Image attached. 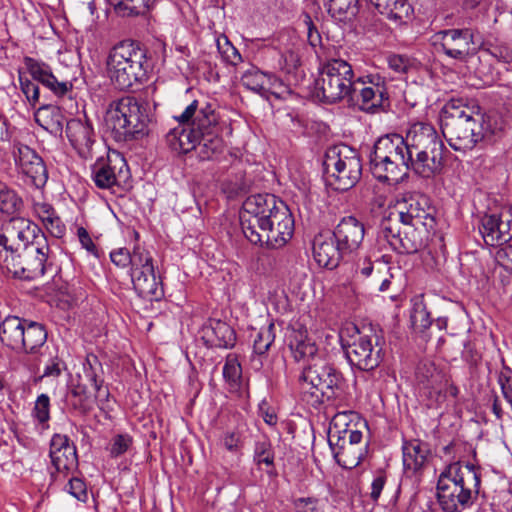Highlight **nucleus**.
Segmentation results:
<instances>
[{"label": "nucleus", "mask_w": 512, "mask_h": 512, "mask_svg": "<svg viewBox=\"0 0 512 512\" xmlns=\"http://www.w3.org/2000/svg\"><path fill=\"white\" fill-rule=\"evenodd\" d=\"M241 83L247 89L260 95L271 93L279 96L288 90L284 81L274 73L262 71L254 65H250L243 72Z\"/></svg>", "instance_id": "nucleus-27"}, {"label": "nucleus", "mask_w": 512, "mask_h": 512, "mask_svg": "<svg viewBox=\"0 0 512 512\" xmlns=\"http://www.w3.org/2000/svg\"><path fill=\"white\" fill-rule=\"evenodd\" d=\"M49 456L58 474L68 476L78 472V456L75 444L67 435L54 434L50 441Z\"/></svg>", "instance_id": "nucleus-26"}, {"label": "nucleus", "mask_w": 512, "mask_h": 512, "mask_svg": "<svg viewBox=\"0 0 512 512\" xmlns=\"http://www.w3.org/2000/svg\"><path fill=\"white\" fill-rule=\"evenodd\" d=\"M33 414L40 423H46L50 419V399L48 395L41 394L38 396Z\"/></svg>", "instance_id": "nucleus-58"}, {"label": "nucleus", "mask_w": 512, "mask_h": 512, "mask_svg": "<svg viewBox=\"0 0 512 512\" xmlns=\"http://www.w3.org/2000/svg\"><path fill=\"white\" fill-rule=\"evenodd\" d=\"M137 294L148 301H159L164 297L161 282L157 279L154 268L152 271H139L130 275Z\"/></svg>", "instance_id": "nucleus-35"}, {"label": "nucleus", "mask_w": 512, "mask_h": 512, "mask_svg": "<svg viewBox=\"0 0 512 512\" xmlns=\"http://www.w3.org/2000/svg\"><path fill=\"white\" fill-rule=\"evenodd\" d=\"M130 266V275L139 271H152L154 268L153 258L147 250L137 245L131 253Z\"/></svg>", "instance_id": "nucleus-48"}, {"label": "nucleus", "mask_w": 512, "mask_h": 512, "mask_svg": "<svg viewBox=\"0 0 512 512\" xmlns=\"http://www.w3.org/2000/svg\"><path fill=\"white\" fill-rule=\"evenodd\" d=\"M39 235L45 233L36 223L24 217H11L3 224L0 233V262L4 255L17 253L36 241Z\"/></svg>", "instance_id": "nucleus-17"}, {"label": "nucleus", "mask_w": 512, "mask_h": 512, "mask_svg": "<svg viewBox=\"0 0 512 512\" xmlns=\"http://www.w3.org/2000/svg\"><path fill=\"white\" fill-rule=\"evenodd\" d=\"M253 460L259 468L262 464L269 467L270 469L267 470V473H272L274 470V450L271 442L268 439L256 441L254 446Z\"/></svg>", "instance_id": "nucleus-45"}, {"label": "nucleus", "mask_w": 512, "mask_h": 512, "mask_svg": "<svg viewBox=\"0 0 512 512\" xmlns=\"http://www.w3.org/2000/svg\"><path fill=\"white\" fill-rule=\"evenodd\" d=\"M412 302L413 307L410 315L412 327L415 331L423 333L432 324L430 313L427 310L422 296L413 298Z\"/></svg>", "instance_id": "nucleus-43"}, {"label": "nucleus", "mask_w": 512, "mask_h": 512, "mask_svg": "<svg viewBox=\"0 0 512 512\" xmlns=\"http://www.w3.org/2000/svg\"><path fill=\"white\" fill-rule=\"evenodd\" d=\"M280 201L272 194H256L246 198L240 212V224L248 240L251 230H257Z\"/></svg>", "instance_id": "nucleus-21"}, {"label": "nucleus", "mask_w": 512, "mask_h": 512, "mask_svg": "<svg viewBox=\"0 0 512 512\" xmlns=\"http://www.w3.org/2000/svg\"><path fill=\"white\" fill-rule=\"evenodd\" d=\"M484 124V115L461 99H451L442 109V133L455 151L472 150L481 142L487 133Z\"/></svg>", "instance_id": "nucleus-2"}, {"label": "nucleus", "mask_w": 512, "mask_h": 512, "mask_svg": "<svg viewBox=\"0 0 512 512\" xmlns=\"http://www.w3.org/2000/svg\"><path fill=\"white\" fill-rule=\"evenodd\" d=\"M23 207V200L6 183L0 181V217H14Z\"/></svg>", "instance_id": "nucleus-41"}, {"label": "nucleus", "mask_w": 512, "mask_h": 512, "mask_svg": "<svg viewBox=\"0 0 512 512\" xmlns=\"http://www.w3.org/2000/svg\"><path fill=\"white\" fill-rule=\"evenodd\" d=\"M336 243L347 255L352 254L360 247L364 235V224L354 216L343 217L333 230Z\"/></svg>", "instance_id": "nucleus-30"}, {"label": "nucleus", "mask_w": 512, "mask_h": 512, "mask_svg": "<svg viewBox=\"0 0 512 512\" xmlns=\"http://www.w3.org/2000/svg\"><path fill=\"white\" fill-rule=\"evenodd\" d=\"M275 325L270 322L268 325L261 327L253 336V352L256 355H265L275 341Z\"/></svg>", "instance_id": "nucleus-44"}, {"label": "nucleus", "mask_w": 512, "mask_h": 512, "mask_svg": "<svg viewBox=\"0 0 512 512\" xmlns=\"http://www.w3.org/2000/svg\"><path fill=\"white\" fill-rule=\"evenodd\" d=\"M103 375L104 370L99 358L95 354L89 353L82 364V372L77 373L73 380L87 388L90 385L94 390L95 400L107 401L110 393L103 386Z\"/></svg>", "instance_id": "nucleus-29"}, {"label": "nucleus", "mask_w": 512, "mask_h": 512, "mask_svg": "<svg viewBox=\"0 0 512 512\" xmlns=\"http://www.w3.org/2000/svg\"><path fill=\"white\" fill-rule=\"evenodd\" d=\"M330 449L336 462L344 469L357 467L366 455V446H358L345 442V434L328 439Z\"/></svg>", "instance_id": "nucleus-34"}, {"label": "nucleus", "mask_w": 512, "mask_h": 512, "mask_svg": "<svg viewBox=\"0 0 512 512\" xmlns=\"http://www.w3.org/2000/svg\"><path fill=\"white\" fill-rule=\"evenodd\" d=\"M479 231L486 245L497 246L512 238V209L503 208L499 213L485 214Z\"/></svg>", "instance_id": "nucleus-23"}, {"label": "nucleus", "mask_w": 512, "mask_h": 512, "mask_svg": "<svg viewBox=\"0 0 512 512\" xmlns=\"http://www.w3.org/2000/svg\"><path fill=\"white\" fill-rule=\"evenodd\" d=\"M250 184V180L244 177H236L235 180H225L222 183V190L228 198H235L246 194L250 189Z\"/></svg>", "instance_id": "nucleus-51"}, {"label": "nucleus", "mask_w": 512, "mask_h": 512, "mask_svg": "<svg viewBox=\"0 0 512 512\" xmlns=\"http://www.w3.org/2000/svg\"><path fill=\"white\" fill-rule=\"evenodd\" d=\"M133 444V438L131 435L117 434L111 439L109 453L112 458H118L119 456L126 453Z\"/></svg>", "instance_id": "nucleus-52"}, {"label": "nucleus", "mask_w": 512, "mask_h": 512, "mask_svg": "<svg viewBox=\"0 0 512 512\" xmlns=\"http://www.w3.org/2000/svg\"><path fill=\"white\" fill-rule=\"evenodd\" d=\"M388 66L396 73H406L410 67L409 59L406 56L392 54L387 58Z\"/></svg>", "instance_id": "nucleus-64"}, {"label": "nucleus", "mask_w": 512, "mask_h": 512, "mask_svg": "<svg viewBox=\"0 0 512 512\" xmlns=\"http://www.w3.org/2000/svg\"><path fill=\"white\" fill-rule=\"evenodd\" d=\"M77 237L82 246L89 254L99 258V251L95 243L93 242L90 234L84 227L77 228Z\"/></svg>", "instance_id": "nucleus-62"}, {"label": "nucleus", "mask_w": 512, "mask_h": 512, "mask_svg": "<svg viewBox=\"0 0 512 512\" xmlns=\"http://www.w3.org/2000/svg\"><path fill=\"white\" fill-rule=\"evenodd\" d=\"M35 122L53 135H61L65 117L58 106L45 104L34 113Z\"/></svg>", "instance_id": "nucleus-37"}, {"label": "nucleus", "mask_w": 512, "mask_h": 512, "mask_svg": "<svg viewBox=\"0 0 512 512\" xmlns=\"http://www.w3.org/2000/svg\"><path fill=\"white\" fill-rule=\"evenodd\" d=\"M319 500L315 497H300L293 501L295 512H320Z\"/></svg>", "instance_id": "nucleus-63"}, {"label": "nucleus", "mask_w": 512, "mask_h": 512, "mask_svg": "<svg viewBox=\"0 0 512 512\" xmlns=\"http://www.w3.org/2000/svg\"><path fill=\"white\" fill-rule=\"evenodd\" d=\"M294 233V218L288 206L280 201L257 230H251L250 242L277 249L284 246Z\"/></svg>", "instance_id": "nucleus-14"}, {"label": "nucleus", "mask_w": 512, "mask_h": 512, "mask_svg": "<svg viewBox=\"0 0 512 512\" xmlns=\"http://www.w3.org/2000/svg\"><path fill=\"white\" fill-rule=\"evenodd\" d=\"M196 113V129L200 132L194 151L201 161L211 160L224 150L216 105L206 100H193L179 116L174 118L177 122L188 123Z\"/></svg>", "instance_id": "nucleus-6"}, {"label": "nucleus", "mask_w": 512, "mask_h": 512, "mask_svg": "<svg viewBox=\"0 0 512 512\" xmlns=\"http://www.w3.org/2000/svg\"><path fill=\"white\" fill-rule=\"evenodd\" d=\"M105 122L117 142L142 138L151 122L148 105L132 96L122 97L110 104Z\"/></svg>", "instance_id": "nucleus-8"}, {"label": "nucleus", "mask_w": 512, "mask_h": 512, "mask_svg": "<svg viewBox=\"0 0 512 512\" xmlns=\"http://www.w3.org/2000/svg\"><path fill=\"white\" fill-rule=\"evenodd\" d=\"M395 210L401 224H412L417 227H435L434 209L429 198L421 193H405L396 199Z\"/></svg>", "instance_id": "nucleus-20"}, {"label": "nucleus", "mask_w": 512, "mask_h": 512, "mask_svg": "<svg viewBox=\"0 0 512 512\" xmlns=\"http://www.w3.org/2000/svg\"><path fill=\"white\" fill-rule=\"evenodd\" d=\"M66 136L71 146L83 159H91L94 156L96 144L92 123L87 119H70L66 122Z\"/></svg>", "instance_id": "nucleus-28"}, {"label": "nucleus", "mask_w": 512, "mask_h": 512, "mask_svg": "<svg viewBox=\"0 0 512 512\" xmlns=\"http://www.w3.org/2000/svg\"><path fill=\"white\" fill-rule=\"evenodd\" d=\"M434 45L449 58L460 62H467L473 55V34L469 29H446L437 32Z\"/></svg>", "instance_id": "nucleus-22"}, {"label": "nucleus", "mask_w": 512, "mask_h": 512, "mask_svg": "<svg viewBox=\"0 0 512 512\" xmlns=\"http://www.w3.org/2000/svg\"><path fill=\"white\" fill-rule=\"evenodd\" d=\"M313 256L319 266L334 269L341 260L348 256L344 250L336 243L332 235L319 234L313 241Z\"/></svg>", "instance_id": "nucleus-32"}, {"label": "nucleus", "mask_w": 512, "mask_h": 512, "mask_svg": "<svg viewBox=\"0 0 512 512\" xmlns=\"http://www.w3.org/2000/svg\"><path fill=\"white\" fill-rule=\"evenodd\" d=\"M488 53L503 63H512V47L505 42L489 43Z\"/></svg>", "instance_id": "nucleus-53"}, {"label": "nucleus", "mask_w": 512, "mask_h": 512, "mask_svg": "<svg viewBox=\"0 0 512 512\" xmlns=\"http://www.w3.org/2000/svg\"><path fill=\"white\" fill-rule=\"evenodd\" d=\"M218 52L220 53L223 61L229 65L237 66L243 61L242 56L238 49L233 46L227 36L221 35L216 40Z\"/></svg>", "instance_id": "nucleus-47"}, {"label": "nucleus", "mask_w": 512, "mask_h": 512, "mask_svg": "<svg viewBox=\"0 0 512 512\" xmlns=\"http://www.w3.org/2000/svg\"><path fill=\"white\" fill-rule=\"evenodd\" d=\"M352 66L343 59L327 57L319 68L315 82L317 97L328 104L349 98L354 85Z\"/></svg>", "instance_id": "nucleus-12"}, {"label": "nucleus", "mask_w": 512, "mask_h": 512, "mask_svg": "<svg viewBox=\"0 0 512 512\" xmlns=\"http://www.w3.org/2000/svg\"><path fill=\"white\" fill-rule=\"evenodd\" d=\"M15 163L33 186L43 188L49 178L47 167L40 155L25 144L17 145L14 152Z\"/></svg>", "instance_id": "nucleus-25"}, {"label": "nucleus", "mask_w": 512, "mask_h": 512, "mask_svg": "<svg viewBox=\"0 0 512 512\" xmlns=\"http://www.w3.org/2000/svg\"><path fill=\"white\" fill-rule=\"evenodd\" d=\"M404 141L416 162L417 175L431 178L442 171L446 148L432 124L413 123L407 130Z\"/></svg>", "instance_id": "nucleus-5"}, {"label": "nucleus", "mask_w": 512, "mask_h": 512, "mask_svg": "<svg viewBox=\"0 0 512 512\" xmlns=\"http://www.w3.org/2000/svg\"><path fill=\"white\" fill-rule=\"evenodd\" d=\"M25 63L33 80L22 78L21 76L19 79L21 91L31 105L34 106L39 101L38 83H41L58 97L64 96L72 89V82L69 80H59L52 73V69L48 64L32 58H26Z\"/></svg>", "instance_id": "nucleus-16"}, {"label": "nucleus", "mask_w": 512, "mask_h": 512, "mask_svg": "<svg viewBox=\"0 0 512 512\" xmlns=\"http://www.w3.org/2000/svg\"><path fill=\"white\" fill-rule=\"evenodd\" d=\"M328 13L337 21L351 22L359 13V0H327Z\"/></svg>", "instance_id": "nucleus-42"}, {"label": "nucleus", "mask_w": 512, "mask_h": 512, "mask_svg": "<svg viewBox=\"0 0 512 512\" xmlns=\"http://www.w3.org/2000/svg\"><path fill=\"white\" fill-rule=\"evenodd\" d=\"M323 168L327 184L336 191L353 188L362 175V162L358 152L344 144L327 149Z\"/></svg>", "instance_id": "nucleus-11"}, {"label": "nucleus", "mask_w": 512, "mask_h": 512, "mask_svg": "<svg viewBox=\"0 0 512 512\" xmlns=\"http://www.w3.org/2000/svg\"><path fill=\"white\" fill-rule=\"evenodd\" d=\"M201 339L207 347L230 349L236 344V332L225 321L209 319L202 327Z\"/></svg>", "instance_id": "nucleus-31"}, {"label": "nucleus", "mask_w": 512, "mask_h": 512, "mask_svg": "<svg viewBox=\"0 0 512 512\" xmlns=\"http://www.w3.org/2000/svg\"><path fill=\"white\" fill-rule=\"evenodd\" d=\"M47 352H44L43 356L35 355L34 360L29 365L30 371L35 372L39 369L38 361H41L43 357H47L43 373L40 375V379L42 378H58L62 371L66 368V364L61 357H59L57 351L50 350L47 346Z\"/></svg>", "instance_id": "nucleus-40"}, {"label": "nucleus", "mask_w": 512, "mask_h": 512, "mask_svg": "<svg viewBox=\"0 0 512 512\" xmlns=\"http://www.w3.org/2000/svg\"><path fill=\"white\" fill-rule=\"evenodd\" d=\"M498 384L500 385L501 392L505 400L510 404L512 409V369L506 365L498 375Z\"/></svg>", "instance_id": "nucleus-54"}, {"label": "nucleus", "mask_w": 512, "mask_h": 512, "mask_svg": "<svg viewBox=\"0 0 512 512\" xmlns=\"http://www.w3.org/2000/svg\"><path fill=\"white\" fill-rule=\"evenodd\" d=\"M298 379L302 401L313 408L333 401L343 383L341 372L322 357L305 365Z\"/></svg>", "instance_id": "nucleus-7"}, {"label": "nucleus", "mask_w": 512, "mask_h": 512, "mask_svg": "<svg viewBox=\"0 0 512 512\" xmlns=\"http://www.w3.org/2000/svg\"><path fill=\"white\" fill-rule=\"evenodd\" d=\"M66 402L74 412L84 416L92 411L94 401L87 387L72 380L66 395Z\"/></svg>", "instance_id": "nucleus-38"}, {"label": "nucleus", "mask_w": 512, "mask_h": 512, "mask_svg": "<svg viewBox=\"0 0 512 512\" xmlns=\"http://www.w3.org/2000/svg\"><path fill=\"white\" fill-rule=\"evenodd\" d=\"M67 491L79 501L85 502L88 499L87 485L81 477L72 476L67 484Z\"/></svg>", "instance_id": "nucleus-55"}, {"label": "nucleus", "mask_w": 512, "mask_h": 512, "mask_svg": "<svg viewBox=\"0 0 512 512\" xmlns=\"http://www.w3.org/2000/svg\"><path fill=\"white\" fill-rule=\"evenodd\" d=\"M223 377L231 387L239 386L242 377V367L236 354L230 353L226 356Z\"/></svg>", "instance_id": "nucleus-49"}, {"label": "nucleus", "mask_w": 512, "mask_h": 512, "mask_svg": "<svg viewBox=\"0 0 512 512\" xmlns=\"http://www.w3.org/2000/svg\"><path fill=\"white\" fill-rule=\"evenodd\" d=\"M1 265L23 280H36L57 271L56 255L46 235H39L36 241L15 254L4 255Z\"/></svg>", "instance_id": "nucleus-9"}, {"label": "nucleus", "mask_w": 512, "mask_h": 512, "mask_svg": "<svg viewBox=\"0 0 512 512\" xmlns=\"http://www.w3.org/2000/svg\"><path fill=\"white\" fill-rule=\"evenodd\" d=\"M91 177L97 188L111 189L129 178V167L119 152L108 151L91 166Z\"/></svg>", "instance_id": "nucleus-19"}, {"label": "nucleus", "mask_w": 512, "mask_h": 512, "mask_svg": "<svg viewBox=\"0 0 512 512\" xmlns=\"http://www.w3.org/2000/svg\"><path fill=\"white\" fill-rule=\"evenodd\" d=\"M496 263L512 274V245L499 248L495 254Z\"/></svg>", "instance_id": "nucleus-61"}, {"label": "nucleus", "mask_w": 512, "mask_h": 512, "mask_svg": "<svg viewBox=\"0 0 512 512\" xmlns=\"http://www.w3.org/2000/svg\"><path fill=\"white\" fill-rule=\"evenodd\" d=\"M434 227L402 224L401 228L393 225L391 220L381 224L378 239L385 240L393 251L399 254L417 253L426 247L430 232Z\"/></svg>", "instance_id": "nucleus-15"}, {"label": "nucleus", "mask_w": 512, "mask_h": 512, "mask_svg": "<svg viewBox=\"0 0 512 512\" xmlns=\"http://www.w3.org/2000/svg\"><path fill=\"white\" fill-rule=\"evenodd\" d=\"M274 54H278L276 50H272ZM279 67L286 73H292L300 64L299 54L292 50H287L284 53H279Z\"/></svg>", "instance_id": "nucleus-56"}, {"label": "nucleus", "mask_w": 512, "mask_h": 512, "mask_svg": "<svg viewBox=\"0 0 512 512\" xmlns=\"http://www.w3.org/2000/svg\"><path fill=\"white\" fill-rule=\"evenodd\" d=\"M352 412H339L331 420L328 429V439L341 434L345 428H349L348 420Z\"/></svg>", "instance_id": "nucleus-57"}, {"label": "nucleus", "mask_w": 512, "mask_h": 512, "mask_svg": "<svg viewBox=\"0 0 512 512\" xmlns=\"http://www.w3.org/2000/svg\"><path fill=\"white\" fill-rule=\"evenodd\" d=\"M424 393L429 399L428 407H438L446 400V392L442 385L432 384L429 388H424Z\"/></svg>", "instance_id": "nucleus-59"}, {"label": "nucleus", "mask_w": 512, "mask_h": 512, "mask_svg": "<svg viewBox=\"0 0 512 512\" xmlns=\"http://www.w3.org/2000/svg\"><path fill=\"white\" fill-rule=\"evenodd\" d=\"M45 229L50 233L54 238H62L65 235L66 227L62 222L60 217L56 214L50 216L47 220L42 222Z\"/></svg>", "instance_id": "nucleus-60"}, {"label": "nucleus", "mask_w": 512, "mask_h": 512, "mask_svg": "<svg viewBox=\"0 0 512 512\" xmlns=\"http://www.w3.org/2000/svg\"><path fill=\"white\" fill-rule=\"evenodd\" d=\"M196 117L197 113L188 123L178 122L179 125L166 134V143L172 151L178 154H186L194 150L199 140L198 133L200 132L196 129Z\"/></svg>", "instance_id": "nucleus-33"}, {"label": "nucleus", "mask_w": 512, "mask_h": 512, "mask_svg": "<svg viewBox=\"0 0 512 512\" xmlns=\"http://www.w3.org/2000/svg\"><path fill=\"white\" fill-rule=\"evenodd\" d=\"M348 99L354 101L360 110L368 113H376L389 106L385 83L377 75H367L354 80Z\"/></svg>", "instance_id": "nucleus-18"}, {"label": "nucleus", "mask_w": 512, "mask_h": 512, "mask_svg": "<svg viewBox=\"0 0 512 512\" xmlns=\"http://www.w3.org/2000/svg\"><path fill=\"white\" fill-rule=\"evenodd\" d=\"M372 175L380 182L395 185L400 183L408 172H415L416 162L404 141L397 133L381 136L374 143L369 154Z\"/></svg>", "instance_id": "nucleus-3"}, {"label": "nucleus", "mask_w": 512, "mask_h": 512, "mask_svg": "<svg viewBox=\"0 0 512 512\" xmlns=\"http://www.w3.org/2000/svg\"><path fill=\"white\" fill-rule=\"evenodd\" d=\"M46 327L39 322L18 316H7L0 323V341L16 353H24V361L29 356L44 355L42 351L47 341Z\"/></svg>", "instance_id": "nucleus-10"}, {"label": "nucleus", "mask_w": 512, "mask_h": 512, "mask_svg": "<svg viewBox=\"0 0 512 512\" xmlns=\"http://www.w3.org/2000/svg\"><path fill=\"white\" fill-rule=\"evenodd\" d=\"M155 0H110L115 9L123 15L145 14L153 5Z\"/></svg>", "instance_id": "nucleus-46"}, {"label": "nucleus", "mask_w": 512, "mask_h": 512, "mask_svg": "<svg viewBox=\"0 0 512 512\" xmlns=\"http://www.w3.org/2000/svg\"><path fill=\"white\" fill-rule=\"evenodd\" d=\"M403 466L406 471H420L430 454L428 443L419 439L405 440L402 445Z\"/></svg>", "instance_id": "nucleus-36"}, {"label": "nucleus", "mask_w": 512, "mask_h": 512, "mask_svg": "<svg viewBox=\"0 0 512 512\" xmlns=\"http://www.w3.org/2000/svg\"><path fill=\"white\" fill-rule=\"evenodd\" d=\"M416 379L424 388H429L430 385L437 382V369L431 361H422L416 368Z\"/></svg>", "instance_id": "nucleus-50"}, {"label": "nucleus", "mask_w": 512, "mask_h": 512, "mask_svg": "<svg viewBox=\"0 0 512 512\" xmlns=\"http://www.w3.org/2000/svg\"><path fill=\"white\" fill-rule=\"evenodd\" d=\"M480 486L481 473L473 464L451 463L438 477L437 503L442 512H463L476 502Z\"/></svg>", "instance_id": "nucleus-1"}, {"label": "nucleus", "mask_w": 512, "mask_h": 512, "mask_svg": "<svg viewBox=\"0 0 512 512\" xmlns=\"http://www.w3.org/2000/svg\"><path fill=\"white\" fill-rule=\"evenodd\" d=\"M381 14L391 20L406 23L414 13L426 14L435 8V0H369Z\"/></svg>", "instance_id": "nucleus-24"}, {"label": "nucleus", "mask_w": 512, "mask_h": 512, "mask_svg": "<svg viewBox=\"0 0 512 512\" xmlns=\"http://www.w3.org/2000/svg\"><path fill=\"white\" fill-rule=\"evenodd\" d=\"M340 333L341 346L349 364L361 371L377 368L383 358V349L379 345V337L375 334H362L356 326Z\"/></svg>", "instance_id": "nucleus-13"}, {"label": "nucleus", "mask_w": 512, "mask_h": 512, "mask_svg": "<svg viewBox=\"0 0 512 512\" xmlns=\"http://www.w3.org/2000/svg\"><path fill=\"white\" fill-rule=\"evenodd\" d=\"M148 68L146 50L132 40L114 45L106 58L107 75L120 90L142 83L147 77Z\"/></svg>", "instance_id": "nucleus-4"}, {"label": "nucleus", "mask_w": 512, "mask_h": 512, "mask_svg": "<svg viewBox=\"0 0 512 512\" xmlns=\"http://www.w3.org/2000/svg\"><path fill=\"white\" fill-rule=\"evenodd\" d=\"M289 348L296 361L313 362V358H320L314 342L308 339L302 332L294 331L290 337Z\"/></svg>", "instance_id": "nucleus-39"}]
</instances>
